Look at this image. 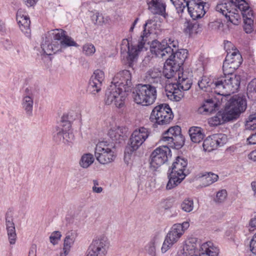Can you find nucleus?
I'll return each mask as SVG.
<instances>
[{"instance_id": "f257e3e1", "label": "nucleus", "mask_w": 256, "mask_h": 256, "mask_svg": "<svg viewBox=\"0 0 256 256\" xmlns=\"http://www.w3.org/2000/svg\"><path fill=\"white\" fill-rule=\"evenodd\" d=\"M216 10L234 25H238L240 22V16L239 14L240 12L243 16L244 28L245 32L247 34H250L253 31V11L244 0H229L222 2L217 4Z\"/></svg>"}, {"instance_id": "f03ea898", "label": "nucleus", "mask_w": 256, "mask_h": 256, "mask_svg": "<svg viewBox=\"0 0 256 256\" xmlns=\"http://www.w3.org/2000/svg\"><path fill=\"white\" fill-rule=\"evenodd\" d=\"M240 82V76L224 74V76L216 78L204 76L198 80V84L200 90L210 93L211 96H214V94L228 96L238 90Z\"/></svg>"}, {"instance_id": "7ed1b4c3", "label": "nucleus", "mask_w": 256, "mask_h": 256, "mask_svg": "<svg viewBox=\"0 0 256 256\" xmlns=\"http://www.w3.org/2000/svg\"><path fill=\"white\" fill-rule=\"evenodd\" d=\"M144 30L139 40L137 46L132 44L128 39L122 40L120 50L121 53L127 52V61L130 66H132L133 62L137 60L139 52L142 50L146 44L150 43V40L153 36L158 34L160 26L152 19L148 20L144 25Z\"/></svg>"}, {"instance_id": "20e7f679", "label": "nucleus", "mask_w": 256, "mask_h": 256, "mask_svg": "<svg viewBox=\"0 0 256 256\" xmlns=\"http://www.w3.org/2000/svg\"><path fill=\"white\" fill-rule=\"evenodd\" d=\"M178 47V42L173 38H165L160 42L154 40L150 46L151 52L158 57L172 58L180 66L187 58L188 52L186 49H180L175 52L172 48H176Z\"/></svg>"}, {"instance_id": "39448f33", "label": "nucleus", "mask_w": 256, "mask_h": 256, "mask_svg": "<svg viewBox=\"0 0 256 256\" xmlns=\"http://www.w3.org/2000/svg\"><path fill=\"white\" fill-rule=\"evenodd\" d=\"M176 83H171L166 87V95L168 99L172 101L178 102L184 96L183 91L188 90L192 86V82L184 72H179Z\"/></svg>"}, {"instance_id": "423d86ee", "label": "nucleus", "mask_w": 256, "mask_h": 256, "mask_svg": "<svg viewBox=\"0 0 256 256\" xmlns=\"http://www.w3.org/2000/svg\"><path fill=\"white\" fill-rule=\"evenodd\" d=\"M188 165L187 160L178 156L169 169V180L166 186L167 190H171L178 185L186 178L185 171Z\"/></svg>"}, {"instance_id": "0eeeda50", "label": "nucleus", "mask_w": 256, "mask_h": 256, "mask_svg": "<svg viewBox=\"0 0 256 256\" xmlns=\"http://www.w3.org/2000/svg\"><path fill=\"white\" fill-rule=\"evenodd\" d=\"M94 156L96 160L102 164L112 162L116 157L114 144L107 141L98 142L94 149Z\"/></svg>"}, {"instance_id": "6e6552de", "label": "nucleus", "mask_w": 256, "mask_h": 256, "mask_svg": "<svg viewBox=\"0 0 256 256\" xmlns=\"http://www.w3.org/2000/svg\"><path fill=\"white\" fill-rule=\"evenodd\" d=\"M189 226L190 224L188 222L174 224L167 234L162 244L161 248L162 253L166 252L174 244H176Z\"/></svg>"}, {"instance_id": "1a4fd4ad", "label": "nucleus", "mask_w": 256, "mask_h": 256, "mask_svg": "<svg viewBox=\"0 0 256 256\" xmlns=\"http://www.w3.org/2000/svg\"><path fill=\"white\" fill-rule=\"evenodd\" d=\"M157 96L156 88L150 84H142L138 86L136 92H134V102L142 106L152 104Z\"/></svg>"}, {"instance_id": "9d476101", "label": "nucleus", "mask_w": 256, "mask_h": 256, "mask_svg": "<svg viewBox=\"0 0 256 256\" xmlns=\"http://www.w3.org/2000/svg\"><path fill=\"white\" fill-rule=\"evenodd\" d=\"M128 92L123 90L122 87H116L114 84H110L106 93V104L108 105L113 104L118 108H122L124 106Z\"/></svg>"}, {"instance_id": "9b49d317", "label": "nucleus", "mask_w": 256, "mask_h": 256, "mask_svg": "<svg viewBox=\"0 0 256 256\" xmlns=\"http://www.w3.org/2000/svg\"><path fill=\"white\" fill-rule=\"evenodd\" d=\"M174 114L169 105L160 104L154 107L150 116V121L159 125L168 124L173 119Z\"/></svg>"}, {"instance_id": "f8f14e48", "label": "nucleus", "mask_w": 256, "mask_h": 256, "mask_svg": "<svg viewBox=\"0 0 256 256\" xmlns=\"http://www.w3.org/2000/svg\"><path fill=\"white\" fill-rule=\"evenodd\" d=\"M109 247L108 238L104 234L98 236L93 238L90 244L87 256H106Z\"/></svg>"}, {"instance_id": "ddd939ff", "label": "nucleus", "mask_w": 256, "mask_h": 256, "mask_svg": "<svg viewBox=\"0 0 256 256\" xmlns=\"http://www.w3.org/2000/svg\"><path fill=\"white\" fill-rule=\"evenodd\" d=\"M150 132L147 128L140 127L134 130L130 135V143L125 150V154H130L136 150L146 140Z\"/></svg>"}, {"instance_id": "4468645a", "label": "nucleus", "mask_w": 256, "mask_h": 256, "mask_svg": "<svg viewBox=\"0 0 256 256\" xmlns=\"http://www.w3.org/2000/svg\"><path fill=\"white\" fill-rule=\"evenodd\" d=\"M180 132V126H176L171 127L163 134L161 140L165 142L170 147L178 148L184 144V140Z\"/></svg>"}, {"instance_id": "2eb2a0df", "label": "nucleus", "mask_w": 256, "mask_h": 256, "mask_svg": "<svg viewBox=\"0 0 256 256\" xmlns=\"http://www.w3.org/2000/svg\"><path fill=\"white\" fill-rule=\"evenodd\" d=\"M242 61V56L237 49L228 52L223 63L224 74H234L232 72L240 66Z\"/></svg>"}, {"instance_id": "dca6fc26", "label": "nucleus", "mask_w": 256, "mask_h": 256, "mask_svg": "<svg viewBox=\"0 0 256 256\" xmlns=\"http://www.w3.org/2000/svg\"><path fill=\"white\" fill-rule=\"evenodd\" d=\"M169 147V146H160L152 152L150 162L152 167L158 168L168 160V156H171Z\"/></svg>"}, {"instance_id": "f3484780", "label": "nucleus", "mask_w": 256, "mask_h": 256, "mask_svg": "<svg viewBox=\"0 0 256 256\" xmlns=\"http://www.w3.org/2000/svg\"><path fill=\"white\" fill-rule=\"evenodd\" d=\"M54 39L52 41L60 46V48L63 50L68 46H78V44L71 37L66 34V32L62 29L53 30L50 32Z\"/></svg>"}, {"instance_id": "a211bd4d", "label": "nucleus", "mask_w": 256, "mask_h": 256, "mask_svg": "<svg viewBox=\"0 0 256 256\" xmlns=\"http://www.w3.org/2000/svg\"><path fill=\"white\" fill-rule=\"evenodd\" d=\"M111 84L122 87L123 90L128 92L131 91L132 88L131 72L126 70L119 72L114 77Z\"/></svg>"}, {"instance_id": "6ab92c4d", "label": "nucleus", "mask_w": 256, "mask_h": 256, "mask_svg": "<svg viewBox=\"0 0 256 256\" xmlns=\"http://www.w3.org/2000/svg\"><path fill=\"white\" fill-rule=\"evenodd\" d=\"M205 2L202 0H189L184 4V8L187 6L188 11L193 20L202 18L206 14Z\"/></svg>"}, {"instance_id": "aec40b11", "label": "nucleus", "mask_w": 256, "mask_h": 256, "mask_svg": "<svg viewBox=\"0 0 256 256\" xmlns=\"http://www.w3.org/2000/svg\"><path fill=\"white\" fill-rule=\"evenodd\" d=\"M34 90L30 87L26 88L24 92L21 104L26 113L31 116L32 114L34 100Z\"/></svg>"}, {"instance_id": "412c9836", "label": "nucleus", "mask_w": 256, "mask_h": 256, "mask_svg": "<svg viewBox=\"0 0 256 256\" xmlns=\"http://www.w3.org/2000/svg\"><path fill=\"white\" fill-rule=\"evenodd\" d=\"M16 21L21 31L27 37L30 36L31 30L30 28V21L26 12L22 9H19L16 13Z\"/></svg>"}, {"instance_id": "4be33fe9", "label": "nucleus", "mask_w": 256, "mask_h": 256, "mask_svg": "<svg viewBox=\"0 0 256 256\" xmlns=\"http://www.w3.org/2000/svg\"><path fill=\"white\" fill-rule=\"evenodd\" d=\"M166 59L162 72L164 76L168 79L176 80L178 72H181L180 70V66H178V64L174 62L172 58Z\"/></svg>"}, {"instance_id": "5701e85b", "label": "nucleus", "mask_w": 256, "mask_h": 256, "mask_svg": "<svg viewBox=\"0 0 256 256\" xmlns=\"http://www.w3.org/2000/svg\"><path fill=\"white\" fill-rule=\"evenodd\" d=\"M148 10L154 14L166 16V4L162 0H146Z\"/></svg>"}, {"instance_id": "b1692460", "label": "nucleus", "mask_w": 256, "mask_h": 256, "mask_svg": "<svg viewBox=\"0 0 256 256\" xmlns=\"http://www.w3.org/2000/svg\"><path fill=\"white\" fill-rule=\"evenodd\" d=\"M226 104L239 114L243 112L246 108V101L244 98L239 95L234 96Z\"/></svg>"}, {"instance_id": "393cba45", "label": "nucleus", "mask_w": 256, "mask_h": 256, "mask_svg": "<svg viewBox=\"0 0 256 256\" xmlns=\"http://www.w3.org/2000/svg\"><path fill=\"white\" fill-rule=\"evenodd\" d=\"M219 250L214 244L208 242L202 244L198 251V254L190 256H218Z\"/></svg>"}, {"instance_id": "a878e982", "label": "nucleus", "mask_w": 256, "mask_h": 256, "mask_svg": "<svg viewBox=\"0 0 256 256\" xmlns=\"http://www.w3.org/2000/svg\"><path fill=\"white\" fill-rule=\"evenodd\" d=\"M6 225L8 242L10 244L14 245L16 242L17 236L13 219L8 214L6 215Z\"/></svg>"}, {"instance_id": "bb28decb", "label": "nucleus", "mask_w": 256, "mask_h": 256, "mask_svg": "<svg viewBox=\"0 0 256 256\" xmlns=\"http://www.w3.org/2000/svg\"><path fill=\"white\" fill-rule=\"evenodd\" d=\"M212 96L210 98L204 100L203 104L198 109V112L202 114H208L217 108L220 101Z\"/></svg>"}, {"instance_id": "cd10ccee", "label": "nucleus", "mask_w": 256, "mask_h": 256, "mask_svg": "<svg viewBox=\"0 0 256 256\" xmlns=\"http://www.w3.org/2000/svg\"><path fill=\"white\" fill-rule=\"evenodd\" d=\"M246 129L252 130L250 136L247 138L249 144H256V114H250L246 121Z\"/></svg>"}, {"instance_id": "c85d7f7f", "label": "nucleus", "mask_w": 256, "mask_h": 256, "mask_svg": "<svg viewBox=\"0 0 256 256\" xmlns=\"http://www.w3.org/2000/svg\"><path fill=\"white\" fill-rule=\"evenodd\" d=\"M198 246H200V244L198 242L197 238H188L184 242L182 253L186 256L196 254Z\"/></svg>"}, {"instance_id": "c756f323", "label": "nucleus", "mask_w": 256, "mask_h": 256, "mask_svg": "<svg viewBox=\"0 0 256 256\" xmlns=\"http://www.w3.org/2000/svg\"><path fill=\"white\" fill-rule=\"evenodd\" d=\"M54 140L58 142H62L69 144L74 140V135L70 128H62L54 136Z\"/></svg>"}, {"instance_id": "7c9ffc66", "label": "nucleus", "mask_w": 256, "mask_h": 256, "mask_svg": "<svg viewBox=\"0 0 256 256\" xmlns=\"http://www.w3.org/2000/svg\"><path fill=\"white\" fill-rule=\"evenodd\" d=\"M124 130L125 128L115 126L110 128L108 134L112 141L120 143L125 135Z\"/></svg>"}, {"instance_id": "2f4dec72", "label": "nucleus", "mask_w": 256, "mask_h": 256, "mask_svg": "<svg viewBox=\"0 0 256 256\" xmlns=\"http://www.w3.org/2000/svg\"><path fill=\"white\" fill-rule=\"evenodd\" d=\"M41 48L44 54L46 55L50 56L57 52H62V50L60 48V46L56 42L46 40L41 44Z\"/></svg>"}, {"instance_id": "473e14b6", "label": "nucleus", "mask_w": 256, "mask_h": 256, "mask_svg": "<svg viewBox=\"0 0 256 256\" xmlns=\"http://www.w3.org/2000/svg\"><path fill=\"white\" fill-rule=\"evenodd\" d=\"M188 134L191 140L194 143L200 142L204 137V130L199 126H192L190 128Z\"/></svg>"}, {"instance_id": "72a5a7b5", "label": "nucleus", "mask_w": 256, "mask_h": 256, "mask_svg": "<svg viewBox=\"0 0 256 256\" xmlns=\"http://www.w3.org/2000/svg\"><path fill=\"white\" fill-rule=\"evenodd\" d=\"M161 75V70L159 69H151L146 74L144 80L150 84H158L160 82Z\"/></svg>"}, {"instance_id": "f704fd0d", "label": "nucleus", "mask_w": 256, "mask_h": 256, "mask_svg": "<svg viewBox=\"0 0 256 256\" xmlns=\"http://www.w3.org/2000/svg\"><path fill=\"white\" fill-rule=\"evenodd\" d=\"M225 122L236 120L240 114L226 104L224 108L220 110Z\"/></svg>"}, {"instance_id": "c9c22d12", "label": "nucleus", "mask_w": 256, "mask_h": 256, "mask_svg": "<svg viewBox=\"0 0 256 256\" xmlns=\"http://www.w3.org/2000/svg\"><path fill=\"white\" fill-rule=\"evenodd\" d=\"M90 18L92 22L96 26H102L108 24L110 20L108 16H104L96 10L91 12Z\"/></svg>"}, {"instance_id": "e433bc0d", "label": "nucleus", "mask_w": 256, "mask_h": 256, "mask_svg": "<svg viewBox=\"0 0 256 256\" xmlns=\"http://www.w3.org/2000/svg\"><path fill=\"white\" fill-rule=\"evenodd\" d=\"M77 236L78 233L75 230H72L68 232L64 240L63 248H64L66 250H70Z\"/></svg>"}, {"instance_id": "4c0bfd02", "label": "nucleus", "mask_w": 256, "mask_h": 256, "mask_svg": "<svg viewBox=\"0 0 256 256\" xmlns=\"http://www.w3.org/2000/svg\"><path fill=\"white\" fill-rule=\"evenodd\" d=\"M94 158L92 154L85 153L82 156L79 164L83 168H87L94 163Z\"/></svg>"}, {"instance_id": "58836bf2", "label": "nucleus", "mask_w": 256, "mask_h": 256, "mask_svg": "<svg viewBox=\"0 0 256 256\" xmlns=\"http://www.w3.org/2000/svg\"><path fill=\"white\" fill-rule=\"evenodd\" d=\"M218 176L217 174L212 172H207L203 174L202 176V181L204 186H207L218 180Z\"/></svg>"}, {"instance_id": "ea45409f", "label": "nucleus", "mask_w": 256, "mask_h": 256, "mask_svg": "<svg viewBox=\"0 0 256 256\" xmlns=\"http://www.w3.org/2000/svg\"><path fill=\"white\" fill-rule=\"evenodd\" d=\"M184 26V32L190 35L198 34L200 30V25L197 22L194 23L186 22Z\"/></svg>"}, {"instance_id": "a19ab883", "label": "nucleus", "mask_w": 256, "mask_h": 256, "mask_svg": "<svg viewBox=\"0 0 256 256\" xmlns=\"http://www.w3.org/2000/svg\"><path fill=\"white\" fill-rule=\"evenodd\" d=\"M213 134L207 137L204 141L203 148L205 151L211 152L216 149L218 146L215 140H214Z\"/></svg>"}, {"instance_id": "79ce46f5", "label": "nucleus", "mask_w": 256, "mask_h": 256, "mask_svg": "<svg viewBox=\"0 0 256 256\" xmlns=\"http://www.w3.org/2000/svg\"><path fill=\"white\" fill-rule=\"evenodd\" d=\"M103 82L98 80H94L91 76L89 82V88L93 94H96L100 90Z\"/></svg>"}, {"instance_id": "37998d69", "label": "nucleus", "mask_w": 256, "mask_h": 256, "mask_svg": "<svg viewBox=\"0 0 256 256\" xmlns=\"http://www.w3.org/2000/svg\"><path fill=\"white\" fill-rule=\"evenodd\" d=\"M208 122L210 126H216L224 124L225 122L222 118V112L219 111L216 116L208 120Z\"/></svg>"}, {"instance_id": "c03bdc74", "label": "nucleus", "mask_w": 256, "mask_h": 256, "mask_svg": "<svg viewBox=\"0 0 256 256\" xmlns=\"http://www.w3.org/2000/svg\"><path fill=\"white\" fill-rule=\"evenodd\" d=\"M156 240L157 238L154 237L144 246V250L150 256H156Z\"/></svg>"}, {"instance_id": "a18cd8bd", "label": "nucleus", "mask_w": 256, "mask_h": 256, "mask_svg": "<svg viewBox=\"0 0 256 256\" xmlns=\"http://www.w3.org/2000/svg\"><path fill=\"white\" fill-rule=\"evenodd\" d=\"M94 46L90 42L84 44L82 47V54L86 56H92L96 52Z\"/></svg>"}, {"instance_id": "49530a36", "label": "nucleus", "mask_w": 256, "mask_h": 256, "mask_svg": "<svg viewBox=\"0 0 256 256\" xmlns=\"http://www.w3.org/2000/svg\"><path fill=\"white\" fill-rule=\"evenodd\" d=\"M194 207V201L190 198L184 199L180 204L182 210L186 212H191L193 210Z\"/></svg>"}, {"instance_id": "de8ad7c7", "label": "nucleus", "mask_w": 256, "mask_h": 256, "mask_svg": "<svg viewBox=\"0 0 256 256\" xmlns=\"http://www.w3.org/2000/svg\"><path fill=\"white\" fill-rule=\"evenodd\" d=\"M172 4H174L176 9V10L177 12L182 13L184 10V4H186L188 0H170Z\"/></svg>"}, {"instance_id": "09e8293b", "label": "nucleus", "mask_w": 256, "mask_h": 256, "mask_svg": "<svg viewBox=\"0 0 256 256\" xmlns=\"http://www.w3.org/2000/svg\"><path fill=\"white\" fill-rule=\"evenodd\" d=\"M226 197V190H222L216 193L214 201L217 203H222L225 201Z\"/></svg>"}, {"instance_id": "8fccbe9b", "label": "nucleus", "mask_w": 256, "mask_h": 256, "mask_svg": "<svg viewBox=\"0 0 256 256\" xmlns=\"http://www.w3.org/2000/svg\"><path fill=\"white\" fill-rule=\"evenodd\" d=\"M62 237L61 232L59 231L53 232L50 236V240L53 245L58 244Z\"/></svg>"}, {"instance_id": "3c124183", "label": "nucleus", "mask_w": 256, "mask_h": 256, "mask_svg": "<svg viewBox=\"0 0 256 256\" xmlns=\"http://www.w3.org/2000/svg\"><path fill=\"white\" fill-rule=\"evenodd\" d=\"M214 140L216 142L218 146H222L226 141V136L225 134H213Z\"/></svg>"}, {"instance_id": "603ef678", "label": "nucleus", "mask_w": 256, "mask_h": 256, "mask_svg": "<svg viewBox=\"0 0 256 256\" xmlns=\"http://www.w3.org/2000/svg\"><path fill=\"white\" fill-rule=\"evenodd\" d=\"M214 140L216 142L218 146H222L226 141V136L225 134H213Z\"/></svg>"}, {"instance_id": "864d4df0", "label": "nucleus", "mask_w": 256, "mask_h": 256, "mask_svg": "<svg viewBox=\"0 0 256 256\" xmlns=\"http://www.w3.org/2000/svg\"><path fill=\"white\" fill-rule=\"evenodd\" d=\"M60 126L62 128H70L71 124L68 118V115L67 114H64L61 118Z\"/></svg>"}, {"instance_id": "5fc2aeb1", "label": "nucleus", "mask_w": 256, "mask_h": 256, "mask_svg": "<svg viewBox=\"0 0 256 256\" xmlns=\"http://www.w3.org/2000/svg\"><path fill=\"white\" fill-rule=\"evenodd\" d=\"M92 78L94 80H98L100 81L104 82V72L100 70H96L93 74L92 76Z\"/></svg>"}, {"instance_id": "6e6d98bb", "label": "nucleus", "mask_w": 256, "mask_h": 256, "mask_svg": "<svg viewBox=\"0 0 256 256\" xmlns=\"http://www.w3.org/2000/svg\"><path fill=\"white\" fill-rule=\"evenodd\" d=\"M93 186H92V190L94 192L96 193V194H100L101 193L102 190L103 188L101 186H98L99 185V182L98 180H92Z\"/></svg>"}, {"instance_id": "4d7b16f0", "label": "nucleus", "mask_w": 256, "mask_h": 256, "mask_svg": "<svg viewBox=\"0 0 256 256\" xmlns=\"http://www.w3.org/2000/svg\"><path fill=\"white\" fill-rule=\"evenodd\" d=\"M210 26L214 29L218 30L224 31V30L222 28L224 24L220 20H217L210 23Z\"/></svg>"}, {"instance_id": "13d9d810", "label": "nucleus", "mask_w": 256, "mask_h": 256, "mask_svg": "<svg viewBox=\"0 0 256 256\" xmlns=\"http://www.w3.org/2000/svg\"><path fill=\"white\" fill-rule=\"evenodd\" d=\"M250 251L256 255V233L253 236L250 240Z\"/></svg>"}, {"instance_id": "bf43d9fd", "label": "nucleus", "mask_w": 256, "mask_h": 256, "mask_svg": "<svg viewBox=\"0 0 256 256\" xmlns=\"http://www.w3.org/2000/svg\"><path fill=\"white\" fill-rule=\"evenodd\" d=\"M224 48L228 54V52H232L234 49H236L234 44L229 41H226L224 43Z\"/></svg>"}, {"instance_id": "052dcab7", "label": "nucleus", "mask_w": 256, "mask_h": 256, "mask_svg": "<svg viewBox=\"0 0 256 256\" xmlns=\"http://www.w3.org/2000/svg\"><path fill=\"white\" fill-rule=\"evenodd\" d=\"M248 90L250 92H254L256 93V78L252 80L248 86Z\"/></svg>"}, {"instance_id": "680f3d73", "label": "nucleus", "mask_w": 256, "mask_h": 256, "mask_svg": "<svg viewBox=\"0 0 256 256\" xmlns=\"http://www.w3.org/2000/svg\"><path fill=\"white\" fill-rule=\"evenodd\" d=\"M24 4L28 6H34L37 2L38 0H22Z\"/></svg>"}, {"instance_id": "e2e57ef3", "label": "nucleus", "mask_w": 256, "mask_h": 256, "mask_svg": "<svg viewBox=\"0 0 256 256\" xmlns=\"http://www.w3.org/2000/svg\"><path fill=\"white\" fill-rule=\"evenodd\" d=\"M250 230H252V228H256V217L252 218L249 223Z\"/></svg>"}, {"instance_id": "0e129e2a", "label": "nucleus", "mask_w": 256, "mask_h": 256, "mask_svg": "<svg viewBox=\"0 0 256 256\" xmlns=\"http://www.w3.org/2000/svg\"><path fill=\"white\" fill-rule=\"evenodd\" d=\"M249 159L254 162H256V150L250 152L248 155Z\"/></svg>"}, {"instance_id": "69168bd1", "label": "nucleus", "mask_w": 256, "mask_h": 256, "mask_svg": "<svg viewBox=\"0 0 256 256\" xmlns=\"http://www.w3.org/2000/svg\"><path fill=\"white\" fill-rule=\"evenodd\" d=\"M36 246H32L30 248V249L29 251L28 256H36Z\"/></svg>"}, {"instance_id": "338daca9", "label": "nucleus", "mask_w": 256, "mask_h": 256, "mask_svg": "<svg viewBox=\"0 0 256 256\" xmlns=\"http://www.w3.org/2000/svg\"><path fill=\"white\" fill-rule=\"evenodd\" d=\"M251 187L254 192V196L256 198V180L252 182Z\"/></svg>"}, {"instance_id": "774afa93", "label": "nucleus", "mask_w": 256, "mask_h": 256, "mask_svg": "<svg viewBox=\"0 0 256 256\" xmlns=\"http://www.w3.org/2000/svg\"><path fill=\"white\" fill-rule=\"evenodd\" d=\"M70 252V250H66L63 248L62 250L60 252V254L58 256H66Z\"/></svg>"}]
</instances>
